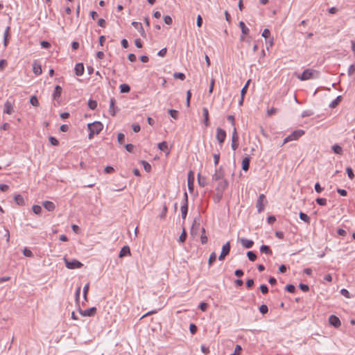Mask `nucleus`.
<instances>
[{
    "label": "nucleus",
    "instance_id": "nucleus-34",
    "mask_svg": "<svg viewBox=\"0 0 355 355\" xmlns=\"http://www.w3.org/2000/svg\"><path fill=\"white\" fill-rule=\"evenodd\" d=\"M119 87L121 93H128L130 90V86L127 84H122Z\"/></svg>",
    "mask_w": 355,
    "mask_h": 355
},
{
    "label": "nucleus",
    "instance_id": "nucleus-9",
    "mask_svg": "<svg viewBox=\"0 0 355 355\" xmlns=\"http://www.w3.org/2000/svg\"><path fill=\"white\" fill-rule=\"evenodd\" d=\"M224 171L222 167H219L216 170L214 174L212 175L211 180L212 181H218L224 178Z\"/></svg>",
    "mask_w": 355,
    "mask_h": 355
},
{
    "label": "nucleus",
    "instance_id": "nucleus-43",
    "mask_svg": "<svg viewBox=\"0 0 355 355\" xmlns=\"http://www.w3.org/2000/svg\"><path fill=\"white\" fill-rule=\"evenodd\" d=\"M32 210L35 214H40L42 211V207L40 205H33Z\"/></svg>",
    "mask_w": 355,
    "mask_h": 355
},
{
    "label": "nucleus",
    "instance_id": "nucleus-3",
    "mask_svg": "<svg viewBox=\"0 0 355 355\" xmlns=\"http://www.w3.org/2000/svg\"><path fill=\"white\" fill-rule=\"evenodd\" d=\"M304 134V131L302 130H295L284 139L283 144H285L291 141L297 140Z\"/></svg>",
    "mask_w": 355,
    "mask_h": 355
},
{
    "label": "nucleus",
    "instance_id": "nucleus-1",
    "mask_svg": "<svg viewBox=\"0 0 355 355\" xmlns=\"http://www.w3.org/2000/svg\"><path fill=\"white\" fill-rule=\"evenodd\" d=\"M297 78L300 80L304 81L311 79H318L320 78V73L314 69H305L301 75H296Z\"/></svg>",
    "mask_w": 355,
    "mask_h": 355
},
{
    "label": "nucleus",
    "instance_id": "nucleus-61",
    "mask_svg": "<svg viewBox=\"0 0 355 355\" xmlns=\"http://www.w3.org/2000/svg\"><path fill=\"white\" fill-rule=\"evenodd\" d=\"M126 150L129 153H132L134 151L135 146L132 144H126L125 146Z\"/></svg>",
    "mask_w": 355,
    "mask_h": 355
},
{
    "label": "nucleus",
    "instance_id": "nucleus-32",
    "mask_svg": "<svg viewBox=\"0 0 355 355\" xmlns=\"http://www.w3.org/2000/svg\"><path fill=\"white\" fill-rule=\"evenodd\" d=\"M332 150L334 152V153L338 155H342L343 154V148L341 146H340L338 144H335L332 146Z\"/></svg>",
    "mask_w": 355,
    "mask_h": 355
},
{
    "label": "nucleus",
    "instance_id": "nucleus-44",
    "mask_svg": "<svg viewBox=\"0 0 355 355\" xmlns=\"http://www.w3.org/2000/svg\"><path fill=\"white\" fill-rule=\"evenodd\" d=\"M168 113L170 114V116L175 119H178V112L175 110H168Z\"/></svg>",
    "mask_w": 355,
    "mask_h": 355
},
{
    "label": "nucleus",
    "instance_id": "nucleus-42",
    "mask_svg": "<svg viewBox=\"0 0 355 355\" xmlns=\"http://www.w3.org/2000/svg\"><path fill=\"white\" fill-rule=\"evenodd\" d=\"M173 77L176 79H180L184 80L185 79V75L183 73L176 72L173 74Z\"/></svg>",
    "mask_w": 355,
    "mask_h": 355
},
{
    "label": "nucleus",
    "instance_id": "nucleus-57",
    "mask_svg": "<svg viewBox=\"0 0 355 355\" xmlns=\"http://www.w3.org/2000/svg\"><path fill=\"white\" fill-rule=\"evenodd\" d=\"M142 163L144 164V168L145 171L147 172H150L151 170V166L147 162L145 161H143Z\"/></svg>",
    "mask_w": 355,
    "mask_h": 355
},
{
    "label": "nucleus",
    "instance_id": "nucleus-10",
    "mask_svg": "<svg viewBox=\"0 0 355 355\" xmlns=\"http://www.w3.org/2000/svg\"><path fill=\"white\" fill-rule=\"evenodd\" d=\"M217 182H218V185H217L216 189L217 190V191L218 193H220V194L222 195V193L226 189V188L228 185V182L224 178L220 180H218Z\"/></svg>",
    "mask_w": 355,
    "mask_h": 355
},
{
    "label": "nucleus",
    "instance_id": "nucleus-50",
    "mask_svg": "<svg viewBox=\"0 0 355 355\" xmlns=\"http://www.w3.org/2000/svg\"><path fill=\"white\" fill-rule=\"evenodd\" d=\"M242 350V348L240 345H237L235 347L234 352L233 354H231L230 355H239L241 352Z\"/></svg>",
    "mask_w": 355,
    "mask_h": 355
},
{
    "label": "nucleus",
    "instance_id": "nucleus-6",
    "mask_svg": "<svg viewBox=\"0 0 355 355\" xmlns=\"http://www.w3.org/2000/svg\"><path fill=\"white\" fill-rule=\"evenodd\" d=\"M184 204L181 207L182 218L185 219L188 211V195L187 192L184 193Z\"/></svg>",
    "mask_w": 355,
    "mask_h": 355
},
{
    "label": "nucleus",
    "instance_id": "nucleus-35",
    "mask_svg": "<svg viewBox=\"0 0 355 355\" xmlns=\"http://www.w3.org/2000/svg\"><path fill=\"white\" fill-rule=\"evenodd\" d=\"M340 101H341V96H337V98L336 99H334L330 103L329 107L331 108L336 107L338 105V103H340Z\"/></svg>",
    "mask_w": 355,
    "mask_h": 355
},
{
    "label": "nucleus",
    "instance_id": "nucleus-15",
    "mask_svg": "<svg viewBox=\"0 0 355 355\" xmlns=\"http://www.w3.org/2000/svg\"><path fill=\"white\" fill-rule=\"evenodd\" d=\"M75 73L76 76H82L84 73V66L83 63H78L75 66Z\"/></svg>",
    "mask_w": 355,
    "mask_h": 355
},
{
    "label": "nucleus",
    "instance_id": "nucleus-25",
    "mask_svg": "<svg viewBox=\"0 0 355 355\" xmlns=\"http://www.w3.org/2000/svg\"><path fill=\"white\" fill-rule=\"evenodd\" d=\"M4 113L11 114L13 112V107L10 102L6 101L4 104Z\"/></svg>",
    "mask_w": 355,
    "mask_h": 355
},
{
    "label": "nucleus",
    "instance_id": "nucleus-53",
    "mask_svg": "<svg viewBox=\"0 0 355 355\" xmlns=\"http://www.w3.org/2000/svg\"><path fill=\"white\" fill-rule=\"evenodd\" d=\"M277 110H278L277 108H275V107H272L270 109H268L267 110V116H270L272 114H275V113H277Z\"/></svg>",
    "mask_w": 355,
    "mask_h": 355
},
{
    "label": "nucleus",
    "instance_id": "nucleus-19",
    "mask_svg": "<svg viewBox=\"0 0 355 355\" xmlns=\"http://www.w3.org/2000/svg\"><path fill=\"white\" fill-rule=\"evenodd\" d=\"M202 114L204 117V123L206 127L209 125V111L207 107L202 108Z\"/></svg>",
    "mask_w": 355,
    "mask_h": 355
},
{
    "label": "nucleus",
    "instance_id": "nucleus-37",
    "mask_svg": "<svg viewBox=\"0 0 355 355\" xmlns=\"http://www.w3.org/2000/svg\"><path fill=\"white\" fill-rule=\"evenodd\" d=\"M198 181L199 185L202 187H204L207 184L205 178L200 177V174H198Z\"/></svg>",
    "mask_w": 355,
    "mask_h": 355
},
{
    "label": "nucleus",
    "instance_id": "nucleus-16",
    "mask_svg": "<svg viewBox=\"0 0 355 355\" xmlns=\"http://www.w3.org/2000/svg\"><path fill=\"white\" fill-rule=\"evenodd\" d=\"M10 26H7L6 28V30H5L4 33H3V45H4V47H6L8 46V44L9 37H10Z\"/></svg>",
    "mask_w": 355,
    "mask_h": 355
},
{
    "label": "nucleus",
    "instance_id": "nucleus-60",
    "mask_svg": "<svg viewBox=\"0 0 355 355\" xmlns=\"http://www.w3.org/2000/svg\"><path fill=\"white\" fill-rule=\"evenodd\" d=\"M260 290L263 294H266L268 292V288L267 286L265 284H262L260 286Z\"/></svg>",
    "mask_w": 355,
    "mask_h": 355
},
{
    "label": "nucleus",
    "instance_id": "nucleus-24",
    "mask_svg": "<svg viewBox=\"0 0 355 355\" xmlns=\"http://www.w3.org/2000/svg\"><path fill=\"white\" fill-rule=\"evenodd\" d=\"M158 148L166 153V155H168L170 153V150L168 147V144L166 141H162L161 143L158 144Z\"/></svg>",
    "mask_w": 355,
    "mask_h": 355
},
{
    "label": "nucleus",
    "instance_id": "nucleus-48",
    "mask_svg": "<svg viewBox=\"0 0 355 355\" xmlns=\"http://www.w3.org/2000/svg\"><path fill=\"white\" fill-rule=\"evenodd\" d=\"M315 201L319 205L321 206H324L327 204L326 198H318Z\"/></svg>",
    "mask_w": 355,
    "mask_h": 355
},
{
    "label": "nucleus",
    "instance_id": "nucleus-45",
    "mask_svg": "<svg viewBox=\"0 0 355 355\" xmlns=\"http://www.w3.org/2000/svg\"><path fill=\"white\" fill-rule=\"evenodd\" d=\"M346 172L350 180H353L354 178V174L351 167H347L346 168Z\"/></svg>",
    "mask_w": 355,
    "mask_h": 355
},
{
    "label": "nucleus",
    "instance_id": "nucleus-64",
    "mask_svg": "<svg viewBox=\"0 0 355 355\" xmlns=\"http://www.w3.org/2000/svg\"><path fill=\"white\" fill-rule=\"evenodd\" d=\"M270 31L268 29V28H265L263 31V33H262V36L263 37H268L270 36Z\"/></svg>",
    "mask_w": 355,
    "mask_h": 355
},
{
    "label": "nucleus",
    "instance_id": "nucleus-52",
    "mask_svg": "<svg viewBox=\"0 0 355 355\" xmlns=\"http://www.w3.org/2000/svg\"><path fill=\"white\" fill-rule=\"evenodd\" d=\"M285 288L288 292L291 293H293L295 291V287L293 284L287 285Z\"/></svg>",
    "mask_w": 355,
    "mask_h": 355
},
{
    "label": "nucleus",
    "instance_id": "nucleus-2",
    "mask_svg": "<svg viewBox=\"0 0 355 355\" xmlns=\"http://www.w3.org/2000/svg\"><path fill=\"white\" fill-rule=\"evenodd\" d=\"M89 131L88 138L92 139L95 135H98L103 130V125L99 121H95L87 125Z\"/></svg>",
    "mask_w": 355,
    "mask_h": 355
},
{
    "label": "nucleus",
    "instance_id": "nucleus-21",
    "mask_svg": "<svg viewBox=\"0 0 355 355\" xmlns=\"http://www.w3.org/2000/svg\"><path fill=\"white\" fill-rule=\"evenodd\" d=\"M132 25L136 28L137 29L139 33H141V36L142 37H145L146 36V33H145V31L142 27V25L141 23L139 22H137V21H132Z\"/></svg>",
    "mask_w": 355,
    "mask_h": 355
},
{
    "label": "nucleus",
    "instance_id": "nucleus-33",
    "mask_svg": "<svg viewBox=\"0 0 355 355\" xmlns=\"http://www.w3.org/2000/svg\"><path fill=\"white\" fill-rule=\"evenodd\" d=\"M199 225H200L199 223L197 224L196 223V221H194V223L192 225L191 228V235H196L197 234V232H198V229L199 227Z\"/></svg>",
    "mask_w": 355,
    "mask_h": 355
},
{
    "label": "nucleus",
    "instance_id": "nucleus-46",
    "mask_svg": "<svg viewBox=\"0 0 355 355\" xmlns=\"http://www.w3.org/2000/svg\"><path fill=\"white\" fill-rule=\"evenodd\" d=\"M125 140V135L123 133H119L117 135V141L120 144H123Z\"/></svg>",
    "mask_w": 355,
    "mask_h": 355
},
{
    "label": "nucleus",
    "instance_id": "nucleus-28",
    "mask_svg": "<svg viewBox=\"0 0 355 355\" xmlns=\"http://www.w3.org/2000/svg\"><path fill=\"white\" fill-rule=\"evenodd\" d=\"M239 27L241 29V32L243 35H248L249 33V28L245 26L243 21L239 22Z\"/></svg>",
    "mask_w": 355,
    "mask_h": 355
},
{
    "label": "nucleus",
    "instance_id": "nucleus-7",
    "mask_svg": "<svg viewBox=\"0 0 355 355\" xmlns=\"http://www.w3.org/2000/svg\"><path fill=\"white\" fill-rule=\"evenodd\" d=\"M216 138L218 140V143L221 145L226 138L225 131L220 128H217Z\"/></svg>",
    "mask_w": 355,
    "mask_h": 355
},
{
    "label": "nucleus",
    "instance_id": "nucleus-62",
    "mask_svg": "<svg viewBox=\"0 0 355 355\" xmlns=\"http://www.w3.org/2000/svg\"><path fill=\"white\" fill-rule=\"evenodd\" d=\"M315 190L317 193H320L323 191V188L321 187L320 184L318 182H317L315 184Z\"/></svg>",
    "mask_w": 355,
    "mask_h": 355
},
{
    "label": "nucleus",
    "instance_id": "nucleus-5",
    "mask_svg": "<svg viewBox=\"0 0 355 355\" xmlns=\"http://www.w3.org/2000/svg\"><path fill=\"white\" fill-rule=\"evenodd\" d=\"M230 252V243L227 241L225 245H223L221 252L218 257L220 261L225 259V257L229 254Z\"/></svg>",
    "mask_w": 355,
    "mask_h": 355
},
{
    "label": "nucleus",
    "instance_id": "nucleus-8",
    "mask_svg": "<svg viewBox=\"0 0 355 355\" xmlns=\"http://www.w3.org/2000/svg\"><path fill=\"white\" fill-rule=\"evenodd\" d=\"M239 137L237 135L236 128H233L232 136V148L233 150H236L239 147Z\"/></svg>",
    "mask_w": 355,
    "mask_h": 355
},
{
    "label": "nucleus",
    "instance_id": "nucleus-47",
    "mask_svg": "<svg viewBox=\"0 0 355 355\" xmlns=\"http://www.w3.org/2000/svg\"><path fill=\"white\" fill-rule=\"evenodd\" d=\"M23 254H24V255L25 257H33V252L29 249H28L27 248H25L23 250Z\"/></svg>",
    "mask_w": 355,
    "mask_h": 355
},
{
    "label": "nucleus",
    "instance_id": "nucleus-39",
    "mask_svg": "<svg viewBox=\"0 0 355 355\" xmlns=\"http://www.w3.org/2000/svg\"><path fill=\"white\" fill-rule=\"evenodd\" d=\"M88 107L92 110H95L97 107V102L94 100H89L88 101Z\"/></svg>",
    "mask_w": 355,
    "mask_h": 355
},
{
    "label": "nucleus",
    "instance_id": "nucleus-31",
    "mask_svg": "<svg viewBox=\"0 0 355 355\" xmlns=\"http://www.w3.org/2000/svg\"><path fill=\"white\" fill-rule=\"evenodd\" d=\"M299 217L302 220L304 221L305 223L308 224L310 223V218L307 214L303 212H300Z\"/></svg>",
    "mask_w": 355,
    "mask_h": 355
},
{
    "label": "nucleus",
    "instance_id": "nucleus-58",
    "mask_svg": "<svg viewBox=\"0 0 355 355\" xmlns=\"http://www.w3.org/2000/svg\"><path fill=\"white\" fill-rule=\"evenodd\" d=\"M340 293H341L343 296H345V297H347V298H350V294H349V291H348L347 289H345V288H343V289H341V291H340Z\"/></svg>",
    "mask_w": 355,
    "mask_h": 355
},
{
    "label": "nucleus",
    "instance_id": "nucleus-12",
    "mask_svg": "<svg viewBox=\"0 0 355 355\" xmlns=\"http://www.w3.org/2000/svg\"><path fill=\"white\" fill-rule=\"evenodd\" d=\"M266 196L264 194H260L257 201V208L258 212H261L264 209L263 201L265 200Z\"/></svg>",
    "mask_w": 355,
    "mask_h": 355
},
{
    "label": "nucleus",
    "instance_id": "nucleus-27",
    "mask_svg": "<svg viewBox=\"0 0 355 355\" xmlns=\"http://www.w3.org/2000/svg\"><path fill=\"white\" fill-rule=\"evenodd\" d=\"M250 158L248 157H245L242 161V169L247 171L250 167Z\"/></svg>",
    "mask_w": 355,
    "mask_h": 355
},
{
    "label": "nucleus",
    "instance_id": "nucleus-51",
    "mask_svg": "<svg viewBox=\"0 0 355 355\" xmlns=\"http://www.w3.org/2000/svg\"><path fill=\"white\" fill-rule=\"evenodd\" d=\"M164 21L167 25H171L173 23V19L169 15H165L164 17Z\"/></svg>",
    "mask_w": 355,
    "mask_h": 355
},
{
    "label": "nucleus",
    "instance_id": "nucleus-13",
    "mask_svg": "<svg viewBox=\"0 0 355 355\" xmlns=\"http://www.w3.org/2000/svg\"><path fill=\"white\" fill-rule=\"evenodd\" d=\"M96 307H92L90 309L82 311L80 310V313L85 317H91L96 314Z\"/></svg>",
    "mask_w": 355,
    "mask_h": 355
},
{
    "label": "nucleus",
    "instance_id": "nucleus-59",
    "mask_svg": "<svg viewBox=\"0 0 355 355\" xmlns=\"http://www.w3.org/2000/svg\"><path fill=\"white\" fill-rule=\"evenodd\" d=\"M189 330L191 334H195L197 331V327L194 324H191L189 326Z\"/></svg>",
    "mask_w": 355,
    "mask_h": 355
},
{
    "label": "nucleus",
    "instance_id": "nucleus-29",
    "mask_svg": "<svg viewBox=\"0 0 355 355\" xmlns=\"http://www.w3.org/2000/svg\"><path fill=\"white\" fill-rule=\"evenodd\" d=\"M14 200L15 202L19 205H24V200L23 197L19 194L15 195L14 197Z\"/></svg>",
    "mask_w": 355,
    "mask_h": 355
},
{
    "label": "nucleus",
    "instance_id": "nucleus-4",
    "mask_svg": "<svg viewBox=\"0 0 355 355\" xmlns=\"http://www.w3.org/2000/svg\"><path fill=\"white\" fill-rule=\"evenodd\" d=\"M64 261L65 263L66 267L69 269L80 268L83 266V263L76 259L69 261L64 257Z\"/></svg>",
    "mask_w": 355,
    "mask_h": 355
},
{
    "label": "nucleus",
    "instance_id": "nucleus-55",
    "mask_svg": "<svg viewBox=\"0 0 355 355\" xmlns=\"http://www.w3.org/2000/svg\"><path fill=\"white\" fill-rule=\"evenodd\" d=\"M355 72V64H351L348 69L347 73L350 76Z\"/></svg>",
    "mask_w": 355,
    "mask_h": 355
},
{
    "label": "nucleus",
    "instance_id": "nucleus-38",
    "mask_svg": "<svg viewBox=\"0 0 355 355\" xmlns=\"http://www.w3.org/2000/svg\"><path fill=\"white\" fill-rule=\"evenodd\" d=\"M30 103L32 105L35 107L39 106V101L37 98L35 96H33L30 99Z\"/></svg>",
    "mask_w": 355,
    "mask_h": 355
},
{
    "label": "nucleus",
    "instance_id": "nucleus-18",
    "mask_svg": "<svg viewBox=\"0 0 355 355\" xmlns=\"http://www.w3.org/2000/svg\"><path fill=\"white\" fill-rule=\"evenodd\" d=\"M42 205L49 211H53L55 208L54 203L51 201H44L42 203Z\"/></svg>",
    "mask_w": 355,
    "mask_h": 355
},
{
    "label": "nucleus",
    "instance_id": "nucleus-54",
    "mask_svg": "<svg viewBox=\"0 0 355 355\" xmlns=\"http://www.w3.org/2000/svg\"><path fill=\"white\" fill-rule=\"evenodd\" d=\"M49 141H50V143H51L53 146H58V145L59 144V142H58V139H55V137H49Z\"/></svg>",
    "mask_w": 355,
    "mask_h": 355
},
{
    "label": "nucleus",
    "instance_id": "nucleus-17",
    "mask_svg": "<svg viewBox=\"0 0 355 355\" xmlns=\"http://www.w3.org/2000/svg\"><path fill=\"white\" fill-rule=\"evenodd\" d=\"M240 242L245 248H250L254 244V242L252 240H249L245 238L241 239Z\"/></svg>",
    "mask_w": 355,
    "mask_h": 355
},
{
    "label": "nucleus",
    "instance_id": "nucleus-11",
    "mask_svg": "<svg viewBox=\"0 0 355 355\" xmlns=\"http://www.w3.org/2000/svg\"><path fill=\"white\" fill-rule=\"evenodd\" d=\"M329 322L331 325L336 328H338L341 325L340 319L334 315H331L329 316Z\"/></svg>",
    "mask_w": 355,
    "mask_h": 355
},
{
    "label": "nucleus",
    "instance_id": "nucleus-14",
    "mask_svg": "<svg viewBox=\"0 0 355 355\" xmlns=\"http://www.w3.org/2000/svg\"><path fill=\"white\" fill-rule=\"evenodd\" d=\"M193 181H194V176H193V171H189V174H188V179H187V184H188V188H189V190L190 191V192H193Z\"/></svg>",
    "mask_w": 355,
    "mask_h": 355
},
{
    "label": "nucleus",
    "instance_id": "nucleus-22",
    "mask_svg": "<svg viewBox=\"0 0 355 355\" xmlns=\"http://www.w3.org/2000/svg\"><path fill=\"white\" fill-rule=\"evenodd\" d=\"M33 73L36 75H40L42 72L41 65L39 63H37L36 61H35L33 64Z\"/></svg>",
    "mask_w": 355,
    "mask_h": 355
},
{
    "label": "nucleus",
    "instance_id": "nucleus-26",
    "mask_svg": "<svg viewBox=\"0 0 355 355\" xmlns=\"http://www.w3.org/2000/svg\"><path fill=\"white\" fill-rule=\"evenodd\" d=\"M115 99L114 98H111L110 101V108H109V112L112 116H114L116 114V109L114 107L115 105Z\"/></svg>",
    "mask_w": 355,
    "mask_h": 355
},
{
    "label": "nucleus",
    "instance_id": "nucleus-40",
    "mask_svg": "<svg viewBox=\"0 0 355 355\" xmlns=\"http://www.w3.org/2000/svg\"><path fill=\"white\" fill-rule=\"evenodd\" d=\"M247 256L251 261H254L257 259V255L252 251H248L247 252Z\"/></svg>",
    "mask_w": 355,
    "mask_h": 355
},
{
    "label": "nucleus",
    "instance_id": "nucleus-56",
    "mask_svg": "<svg viewBox=\"0 0 355 355\" xmlns=\"http://www.w3.org/2000/svg\"><path fill=\"white\" fill-rule=\"evenodd\" d=\"M299 287L304 292H307L309 291V287L306 284H300Z\"/></svg>",
    "mask_w": 355,
    "mask_h": 355
},
{
    "label": "nucleus",
    "instance_id": "nucleus-41",
    "mask_svg": "<svg viewBox=\"0 0 355 355\" xmlns=\"http://www.w3.org/2000/svg\"><path fill=\"white\" fill-rule=\"evenodd\" d=\"M187 239V232L184 228H183L182 233L179 236V241L181 243H184Z\"/></svg>",
    "mask_w": 355,
    "mask_h": 355
},
{
    "label": "nucleus",
    "instance_id": "nucleus-49",
    "mask_svg": "<svg viewBox=\"0 0 355 355\" xmlns=\"http://www.w3.org/2000/svg\"><path fill=\"white\" fill-rule=\"evenodd\" d=\"M259 311L262 313V314H266L268 313V306L266 305V304H262L259 307Z\"/></svg>",
    "mask_w": 355,
    "mask_h": 355
},
{
    "label": "nucleus",
    "instance_id": "nucleus-36",
    "mask_svg": "<svg viewBox=\"0 0 355 355\" xmlns=\"http://www.w3.org/2000/svg\"><path fill=\"white\" fill-rule=\"evenodd\" d=\"M216 260V254L215 252L211 253L209 259L208 264L209 266L212 265V263Z\"/></svg>",
    "mask_w": 355,
    "mask_h": 355
},
{
    "label": "nucleus",
    "instance_id": "nucleus-20",
    "mask_svg": "<svg viewBox=\"0 0 355 355\" xmlns=\"http://www.w3.org/2000/svg\"><path fill=\"white\" fill-rule=\"evenodd\" d=\"M130 248L128 245H125L121 249L119 257L122 258L126 255H130Z\"/></svg>",
    "mask_w": 355,
    "mask_h": 355
},
{
    "label": "nucleus",
    "instance_id": "nucleus-63",
    "mask_svg": "<svg viewBox=\"0 0 355 355\" xmlns=\"http://www.w3.org/2000/svg\"><path fill=\"white\" fill-rule=\"evenodd\" d=\"M208 304L205 302H201L199 305V308L201 311H205L207 309Z\"/></svg>",
    "mask_w": 355,
    "mask_h": 355
},
{
    "label": "nucleus",
    "instance_id": "nucleus-30",
    "mask_svg": "<svg viewBox=\"0 0 355 355\" xmlns=\"http://www.w3.org/2000/svg\"><path fill=\"white\" fill-rule=\"evenodd\" d=\"M260 251L262 253H265L269 255L272 254V250L270 249L269 246L263 245L260 248Z\"/></svg>",
    "mask_w": 355,
    "mask_h": 355
},
{
    "label": "nucleus",
    "instance_id": "nucleus-23",
    "mask_svg": "<svg viewBox=\"0 0 355 355\" xmlns=\"http://www.w3.org/2000/svg\"><path fill=\"white\" fill-rule=\"evenodd\" d=\"M62 92V89L60 86H59V85L55 86L53 94V99H55V100L58 99L61 96Z\"/></svg>",
    "mask_w": 355,
    "mask_h": 355
}]
</instances>
